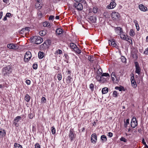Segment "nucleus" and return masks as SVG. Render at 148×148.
Listing matches in <instances>:
<instances>
[{
    "label": "nucleus",
    "mask_w": 148,
    "mask_h": 148,
    "mask_svg": "<svg viewBox=\"0 0 148 148\" xmlns=\"http://www.w3.org/2000/svg\"><path fill=\"white\" fill-rule=\"evenodd\" d=\"M25 31L26 32H27V33L28 32V31L29 30V27H26L25 28Z\"/></svg>",
    "instance_id": "nucleus-57"
},
{
    "label": "nucleus",
    "mask_w": 148,
    "mask_h": 148,
    "mask_svg": "<svg viewBox=\"0 0 148 148\" xmlns=\"http://www.w3.org/2000/svg\"><path fill=\"white\" fill-rule=\"evenodd\" d=\"M103 15L106 17L107 18L108 17V15L107 12H104L103 13Z\"/></svg>",
    "instance_id": "nucleus-56"
},
{
    "label": "nucleus",
    "mask_w": 148,
    "mask_h": 148,
    "mask_svg": "<svg viewBox=\"0 0 148 148\" xmlns=\"http://www.w3.org/2000/svg\"><path fill=\"white\" fill-rule=\"evenodd\" d=\"M88 18L91 22L92 23H95L97 20V18L95 16H91Z\"/></svg>",
    "instance_id": "nucleus-16"
},
{
    "label": "nucleus",
    "mask_w": 148,
    "mask_h": 148,
    "mask_svg": "<svg viewBox=\"0 0 148 148\" xmlns=\"http://www.w3.org/2000/svg\"><path fill=\"white\" fill-rule=\"evenodd\" d=\"M7 47L10 49H18V47L17 45L13 43L8 44L7 45Z\"/></svg>",
    "instance_id": "nucleus-11"
},
{
    "label": "nucleus",
    "mask_w": 148,
    "mask_h": 148,
    "mask_svg": "<svg viewBox=\"0 0 148 148\" xmlns=\"http://www.w3.org/2000/svg\"><path fill=\"white\" fill-rule=\"evenodd\" d=\"M41 5V3H39L38 2H36L35 5V7L39 9H40L42 7Z\"/></svg>",
    "instance_id": "nucleus-26"
},
{
    "label": "nucleus",
    "mask_w": 148,
    "mask_h": 148,
    "mask_svg": "<svg viewBox=\"0 0 148 148\" xmlns=\"http://www.w3.org/2000/svg\"><path fill=\"white\" fill-rule=\"evenodd\" d=\"M120 140L121 141H123L124 142H127V140L124 137H122L120 139Z\"/></svg>",
    "instance_id": "nucleus-45"
},
{
    "label": "nucleus",
    "mask_w": 148,
    "mask_h": 148,
    "mask_svg": "<svg viewBox=\"0 0 148 148\" xmlns=\"http://www.w3.org/2000/svg\"><path fill=\"white\" fill-rule=\"evenodd\" d=\"M48 24L49 23L48 22H45L43 23V25L44 27H47L49 25H48Z\"/></svg>",
    "instance_id": "nucleus-43"
},
{
    "label": "nucleus",
    "mask_w": 148,
    "mask_h": 148,
    "mask_svg": "<svg viewBox=\"0 0 148 148\" xmlns=\"http://www.w3.org/2000/svg\"><path fill=\"white\" fill-rule=\"evenodd\" d=\"M96 74H109L108 73H102V71L101 68H99L97 71V73Z\"/></svg>",
    "instance_id": "nucleus-23"
},
{
    "label": "nucleus",
    "mask_w": 148,
    "mask_h": 148,
    "mask_svg": "<svg viewBox=\"0 0 148 148\" xmlns=\"http://www.w3.org/2000/svg\"><path fill=\"white\" fill-rule=\"evenodd\" d=\"M113 46L115 47L116 45V44L115 43V40H114V41H113V43H112V45Z\"/></svg>",
    "instance_id": "nucleus-58"
},
{
    "label": "nucleus",
    "mask_w": 148,
    "mask_h": 148,
    "mask_svg": "<svg viewBox=\"0 0 148 148\" xmlns=\"http://www.w3.org/2000/svg\"><path fill=\"white\" fill-rule=\"evenodd\" d=\"M11 15V14L10 13H7L6 14V17H9Z\"/></svg>",
    "instance_id": "nucleus-55"
},
{
    "label": "nucleus",
    "mask_w": 148,
    "mask_h": 148,
    "mask_svg": "<svg viewBox=\"0 0 148 148\" xmlns=\"http://www.w3.org/2000/svg\"><path fill=\"white\" fill-rule=\"evenodd\" d=\"M116 4L114 0H112L110 4L108 6V8L109 9L114 8L116 6Z\"/></svg>",
    "instance_id": "nucleus-12"
},
{
    "label": "nucleus",
    "mask_w": 148,
    "mask_h": 148,
    "mask_svg": "<svg viewBox=\"0 0 148 148\" xmlns=\"http://www.w3.org/2000/svg\"><path fill=\"white\" fill-rule=\"evenodd\" d=\"M62 32L63 31L60 28H58L56 29V33L57 35H59L62 33Z\"/></svg>",
    "instance_id": "nucleus-20"
},
{
    "label": "nucleus",
    "mask_w": 148,
    "mask_h": 148,
    "mask_svg": "<svg viewBox=\"0 0 148 148\" xmlns=\"http://www.w3.org/2000/svg\"><path fill=\"white\" fill-rule=\"evenodd\" d=\"M39 34L41 36H44L46 34L45 31H41L39 32Z\"/></svg>",
    "instance_id": "nucleus-37"
},
{
    "label": "nucleus",
    "mask_w": 148,
    "mask_h": 148,
    "mask_svg": "<svg viewBox=\"0 0 148 148\" xmlns=\"http://www.w3.org/2000/svg\"><path fill=\"white\" fill-rule=\"evenodd\" d=\"M12 69L9 66L3 68V72H5L3 74H9L11 73Z\"/></svg>",
    "instance_id": "nucleus-9"
},
{
    "label": "nucleus",
    "mask_w": 148,
    "mask_h": 148,
    "mask_svg": "<svg viewBox=\"0 0 148 148\" xmlns=\"http://www.w3.org/2000/svg\"><path fill=\"white\" fill-rule=\"evenodd\" d=\"M75 136L76 135L74 134L73 132V130H71L69 132V137L71 140H72L74 138H75Z\"/></svg>",
    "instance_id": "nucleus-14"
},
{
    "label": "nucleus",
    "mask_w": 148,
    "mask_h": 148,
    "mask_svg": "<svg viewBox=\"0 0 148 148\" xmlns=\"http://www.w3.org/2000/svg\"><path fill=\"white\" fill-rule=\"evenodd\" d=\"M97 140V135L95 133H93L92 134L91 137V141L93 143H95Z\"/></svg>",
    "instance_id": "nucleus-10"
},
{
    "label": "nucleus",
    "mask_w": 148,
    "mask_h": 148,
    "mask_svg": "<svg viewBox=\"0 0 148 148\" xmlns=\"http://www.w3.org/2000/svg\"><path fill=\"white\" fill-rule=\"evenodd\" d=\"M130 35L131 36H133L135 35V33L134 32L132 29H131L130 30Z\"/></svg>",
    "instance_id": "nucleus-34"
},
{
    "label": "nucleus",
    "mask_w": 148,
    "mask_h": 148,
    "mask_svg": "<svg viewBox=\"0 0 148 148\" xmlns=\"http://www.w3.org/2000/svg\"><path fill=\"white\" fill-rule=\"evenodd\" d=\"M112 80L114 83H117L119 80V76L118 75H111Z\"/></svg>",
    "instance_id": "nucleus-4"
},
{
    "label": "nucleus",
    "mask_w": 148,
    "mask_h": 148,
    "mask_svg": "<svg viewBox=\"0 0 148 148\" xmlns=\"http://www.w3.org/2000/svg\"><path fill=\"white\" fill-rule=\"evenodd\" d=\"M58 79L59 80H60L62 79V75H58L57 76Z\"/></svg>",
    "instance_id": "nucleus-51"
},
{
    "label": "nucleus",
    "mask_w": 148,
    "mask_h": 148,
    "mask_svg": "<svg viewBox=\"0 0 148 148\" xmlns=\"http://www.w3.org/2000/svg\"><path fill=\"white\" fill-rule=\"evenodd\" d=\"M88 60L91 62L92 63L96 59V58L93 56L92 55L88 57Z\"/></svg>",
    "instance_id": "nucleus-21"
},
{
    "label": "nucleus",
    "mask_w": 148,
    "mask_h": 148,
    "mask_svg": "<svg viewBox=\"0 0 148 148\" xmlns=\"http://www.w3.org/2000/svg\"><path fill=\"white\" fill-rule=\"evenodd\" d=\"M26 83L27 85H29L30 84V81L29 80H26Z\"/></svg>",
    "instance_id": "nucleus-54"
},
{
    "label": "nucleus",
    "mask_w": 148,
    "mask_h": 148,
    "mask_svg": "<svg viewBox=\"0 0 148 148\" xmlns=\"http://www.w3.org/2000/svg\"><path fill=\"white\" fill-rule=\"evenodd\" d=\"M94 85L93 84H91L89 85V88L92 91L93 90Z\"/></svg>",
    "instance_id": "nucleus-40"
},
{
    "label": "nucleus",
    "mask_w": 148,
    "mask_h": 148,
    "mask_svg": "<svg viewBox=\"0 0 148 148\" xmlns=\"http://www.w3.org/2000/svg\"><path fill=\"white\" fill-rule=\"evenodd\" d=\"M116 30L118 31L117 33H119L120 34L123 32L121 28L120 27H117L116 28Z\"/></svg>",
    "instance_id": "nucleus-36"
},
{
    "label": "nucleus",
    "mask_w": 148,
    "mask_h": 148,
    "mask_svg": "<svg viewBox=\"0 0 148 148\" xmlns=\"http://www.w3.org/2000/svg\"><path fill=\"white\" fill-rule=\"evenodd\" d=\"M134 22L135 23L136 27V29L137 31H138L139 30V27L138 25V24L137 21V20H134Z\"/></svg>",
    "instance_id": "nucleus-27"
},
{
    "label": "nucleus",
    "mask_w": 148,
    "mask_h": 148,
    "mask_svg": "<svg viewBox=\"0 0 148 148\" xmlns=\"http://www.w3.org/2000/svg\"><path fill=\"white\" fill-rule=\"evenodd\" d=\"M72 79V77L70 76H69L67 77V79L69 81H71V79Z\"/></svg>",
    "instance_id": "nucleus-64"
},
{
    "label": "nucleus",
    "mask_w": 148,
    "mask_h": 148,
    "mask_svg": "<svg viewBox=\"0 0 148 148\" xmlns=\"http://www.w3.org/2000/svg\"><path fill=\"white\" fill-rule=\"evenodd\" d=\"M30 96L27 94L26 95L25 97V100L27 102H28L30 100Z\"/></svg>",
    "instance_id": "nucleus-30"
},
{
    "label": "nucleus",
    "mask_w": 148,
    "mask_h": 148,
    "mask_svg": "<svg viewBox=\"0 0 148 148\" xmlns=\"http://www.w3.org/2000/svg\"><path fill=\"white\" fill-rule=\"evenodd\" d=\"M97 10L98 9L96 7H95L93 8V12L94 13H96L97 12Z\"/></svg>",
    "instance_id": "nucleus-39"
},
{
    "label": "nucleus",
    "mask_w": 148,
    "mask_h": 148,
    "mask_svg": "<svg viewBox=\"0 0 148 148\" xmlns=\"http://www.w3.org/2000/svg\"><path fill=\"white\" fill-rule=\"evenodd\" d=\"M21 116H18L16 117L14 119L13 122V124L16 127H18L19 126L18 122L21 119Z\"/></svg>",
    "instance_id": "nucleus-7"
},
{
    "label": "nucleus",
    "mask_w": 148,
    "mask_h": 148,
    "mask_svg": "<svg viewBox=\"0 0 148 148\" xmlns=\"http://www.w3.org/2000/svg\"><path fill=\"white\" fill-rule=\"evenodd\" d=\"M3 1L4 3L7 4L9 2V0H3Z\"/></svg>",
    "instance_id": "nucleus-61"
},
{
    "label": "nucleus",
    "mask_w": 148,
    "mask_h": 148,
    "mask_svg": "<svg viewBox=\"0 0 148 148\" xmlns=\"http://www.w3.org/2000/svg\"><path fill=\"white\" fill-rule=\"evenodd\" d=\"M46 101V99L45 97H43L41 99V102L45 103Z\"/></svg>",
    "instance_id": "nucleus-48"
},
{
    "label": "nucleus",
    "mask_w": 148,
    "mask_h": 148,
    "mask_svg": "<svg viewBox=\"0 0 148 148\" xmlns=\"http://www.w3.org/2000/svg\"><path fill=\"white\" fill-rule=\"evenodd\" d=\"M33 68L34 69H36L37 68V64H34L33 66Z\"/></svg>",
    "instance_id": "nucleus-52"
},
{
    "label": "nucleus",
    "mask_w": 148,
    "mask_h": 148,
    "mask_svg": "<svg viewBox=\"0 0 148 148\" xmlns=\"http://www.w3.org/2000/svg\"><path fill=\"white\" fill-rule=\"evenodd\" d=\"M19 33L20 34H23L24 33L27 34V32H26L25 31V28H23L19 32Z\"/></svg>",
    "instance_id": "nucleus-33"
},
{
    "label": "nucleus",
    "mask_w": 148,
    "mask_h": 148,
    "mask_svg": "<svg viewBox=\"0 0 148 148\" xmlns=\"http://www.w3.org/2000/svg\"><path fill=\"white\" fill-rule=\"evenodd\" d=\"M51 132L53 134H54L56 133V130L53 127H51Z\"/></svg>",
    "instance_id": "nucleus-41"
},
{
    "label": "nucleus",
    "mask_w": 148,
    "mask_h": 148,
    "mask_svg": "<svg viewBox=\"0 0 148 148\" xmlns=\"http://www.w3.org/2000/svg\"><path fill=\"white\" fill-rule=\"evenodd\" d=\"M111 16L113 20H118L120 16L118 12L114 11L112 13Z\"/></svg>",
    "instance_id": "nucleus-5"
},
{
    "label": "nucleus",
    "mask_w": 148,
    "mask_h": 148,
    "mask_svg": "<svg viewBox=\"0 0 148 148\" xmlns=\"http://www.w3.org/2000/svg\"><path fill=\"white\" fill-rule=\"evenodd\" d=\"M113 96L114 97H116L117 95V92L116 91H114L113 92Z\"/></svg>",
    "instance_id": "nucleus-47"
},
{
    "label": "nucleus",
    "mask_w": 148,
    "mask_h": 148,
    "mask_svg": "<svg viewBox=\"0 0 148 148\" xmlns=\"http://www.w3.org/2000/svg\"><path fill=\"white\" fill-rule=\"evenodd\" d=\"M5 134V130L3 129H0V136H3Z\"/></svg>",
    "instance_id": "nucleus-25"
},
{
    "label": "nucleus",
    "mask_w": 148,
    "mask_h": 148,
    "mask_svg": "<svg viewBox=\"0 0 148 148\" xmlns=\"http://www.w3.org/2000/svg\"><path fill=\"white\" fill-rule=\"evenodd\" d=\"M113 134L110 132H109L108 134V135L110 137H112L113 136Z\"/></svg>",
    "instance_id": "nucleus-53"
},
{
    "label": "nucleus",
    "mask_w": 148,
    "mask_h": 148,
    "mask_svg": "<svg viewBox=\"0 0 148 148\" xmlns=\"http://www.w3.org/2000/svg\"><path fill=\"white\" fill-rule=\"evenodd\" d=\"M134 63L136 69L135 72L136 73H137L138 74L140 72V68L139 64L138 62H135Z\"/></svg>",
    "instance_id": "nucleus-15"
},
{
    "label": "nucleus",
    "mask_w": 148,
    "mask_h": 148,
    "mask_svg": "<svg viewBox=\"0 0 148 148\" xmlns=\"http://www.w3.org/2000/svg\"><path fill=\"white\" fill-rule=\"evenodd\" d=\"M32 57L31 53L29 51L26 52L24 56V61L25 62H28Z\"/></svg>",
    "instance_id": "nucleus-3"
},
{
    "label": "nucleus",
    "mask_w": 148,
    "mask_h": 148,
    "mask_svg": "<svg viewBox=\"0 0 148 148\" xmlns=\"http://www.w3.org/2000/svg\"><path fill=\"white\" fill-rule=\"evenodd\" d=\"M121 59L122 62H126V58L124 56H121Z\"/></svg>",
    "instance_id": "nucleus-38"
},
{
    "label": "nucleus",
    "mask_w": 148,
    "mask_h": 148,
    "mask_svg": "<svg viewBox=\"0 0 148 148\" xmlns=\"http://www.w3.org/2000/svg\"><path fill=\"white\" fill-rule=\"evenodd\" d=\"M14 146L15 148H23L21 145L17 143H14Z\"/></svg>",
    "instance_id": "nucleus-32"
},
{
    "label": "nucleus",
    "mask_w": 148,
    "mask_h": 148,
    "mask_svg": "<svg viewBox=\"0 0 148 148\" xmlns=\"http://www.w3.org/2000/svg\"><path fill=\"white\" fill-rule=\"evenodd\" d=\"M108 91V89L106 87H105L103 88L102 90V92L103 94H106Z\"/></svg>",
    "instance_id": "nucleus-28"
},
{
    "label": "nucleus",
    "mask_w": 148,
    "mask_h": 148,
    "mask_svg": "<svg viewBox=\"0 0 148 148\" xmlns=\"http://www.w3.org/2000/svg\"><path fill=\"white\" fill-rule=\"evenodd\" d=\"M101 139L103 141V142L106 141L107 140L106 136L104 135H102L101 136Z\"/></svg>",
    "instance_id": "nucleus-29"
},
{
    "label": "nucleus",
    "mask_w": 148,
    "mask_h": 148,
    "mask_svg": "<svg viewBox=\"0 0 148 148\" xmlns=\"http://www.w3.org/2000/svg\"><path fill=\"white\" fill-rule=\"evenodd\" d=\"M76 51L78 53H80L81 52V51L79 49H78L77 47V50H76V51Z\"/></svg>",
    "instance_id": "nucleus-59"
},
{
    "label": "nucleus",
    "mask_w": 148,
    "mask_h": 148,
    "mask_svg": "<svg viewBox=\"0 0 148 148\" xmlns=\"http://www.w3.org/2000/svg\"><path fill=\"white\" fill-rule=\"evenodd\" d=\"M115 89L116 90H119L120 91H125V89L124 87L121 86H116L115 88Z\"/></svg>",
    "instance_id": "nucleus-18"
},
{
    "label": "nucleus",
    "mask_w": 148,
    "mask_h": 148,
    "mask_svg": "<svg viewBox=\"0 0 148 148\" xmlns=\"http://www.w3.org/2000/svg\"><path fill=\"white\" fill-rule=\"evenodd\" d=\"M2 16H3V12H0V19H1L2 18Z\"/></svg>",
    "instance_id": "nucleus-63"
},
{
    "label": "nucleus",
    "mask_w": 148,
    "mask_h": 148,
    "mask_svg": "<svg viewBox=\"0 0 148 148\" xmlns=\"http://www.w3.org/2000/svg\"><path fill=\"white\" fill-rule=\"evenodd\" d=\"M51 43V41L50 40H46L43 44V45L45 44L47 45V44H48V45H50Z\"/></svg>",
    "instance_id": "nucleus-31"
},
{
    "label": "nucleus",
    "mask_w": 148,
    "mask_h": 148,
    "mask_svg": "<svg viewBox=\"0 0 148 148\" xmlns=\"http://www.w3.org/2000/svg\"><path fill=\"white\" fill-rule=\"evenodd\" d=\"M123 32L121 33H120V35L121 38L124 40H126L127 39H128V38H127V36H126L123 34Z\"/></svg>",
    "instance_id": "nucleus-22"
},
{
    "label": "nucleus",
    "mask_w": 148,
    "mask_h": 148,
    "mask_svg": "<svg viewBox=\"0 0 148 148\" xmlns=\"http://www.w3.org/2000/svg\"><path fill=\"white\" fill-rule=\"evenodd\" d=\"M62 53V51L60 49H58L55 52L54 54L56 55V54H61Z\"/></svg>",
    "instance_id": "nucleus-35"
},
{
    "label": "nucleus",
    "mask_w": 148,
    "mask_h": 148,
    "mask_svg": "<svg viewBox=\"0 0 148 148\" xmlns=\"http://www.w3.org/2000/svg\"><path fill=\"white\" fill-rule=\"evenodd\" d=\"M129 119H127L126 120V121H125L126 122V124H128V125L130 123H129Z\"/></svg>",
    "instance_id": "nucleus-60"
},
{
    "label": "nucleus",
    "mask_w": 148,
    "mask_h": 148,
    "mask_svg": "<svg viewBox=\"0 0 148 148\" xmlns=\"http://www.w3.org/2000/svg\"><path fill=\"white\" fill-rule=\"evenodd\" d=\"M137 124L138 123L135 117H134L131 121V127L133 128H134L137 126Z\"/></svg>",
    "instance_id": "nucleus-8"
},
{
    "label": "nucleus",
    "mask_w": 148,
    "mask_h": 148,
    "mask_svg": "<svg viewBox=\"0 0 148 148\" xmlns=\"http://www.w3.org/2000/svg\"><path fill=\"white\" fill-rule=\"evenodd\" d=\"M30 39L31 42L32 43L37 45L40 44L43 41V39L40 36H34L32 37Z\"/></svg>",
    "instance_id": "nucleus-1"
},
{
    "label": "nucleus",
    "mask_w": 148,
    "mask_h": 148,
    "mask_svg": "<svg viewBox=\"0 0 148 148\" xmlns=\"http://www.w3.org/2000/svg\"><path fill=\"white\" fill-rule=\"evenodd\" d=\"M142 143L144 145H146V143L145 141V140L144 138H143L142 140Z\"/></svg>",
    "instance_id": "nucleus-62"
},
{
    "label": "nucleus",
    "mask_w": 148,
    "mask_h": 148,
    "mask_svg": "<svg viewBox=\"0 0 148 148\" xmlns=\"http://www.w3.org/2000/svg\"><path fill=\"white\" fill-rule=\"evenodd\" d=\"M144 54L146 55H148V47L145 49L144 52Z\"/></svg>",
    "instance_id": "nucleus-46"
},
{
    "label": "nucleus",
    "mask_w": 148,
    "mask_h": 148,
    "mask_svg": "<svg viewBox=\"0 0 148 148\" xmlns=\"http://www.w3.org/2000/svg\"><path fill=\"white\" fill-rule=\"evenodd\" d=\"M44 56V53L41 52H39L38 53V57L40 59H41L43 58Z\"/></svg>",
    "instance_id": "nucleus-24"
},
{
    "label": "nucleus",
    "mask_w": 148,
    "mask_h": 148,
    "mask_svg": "<svg viewBox=\"0 0 148 148\" xmlns=\"http://www.w3.org/2000/svg\"><path fill=\"white\" fill-rule=\"evenodd\" d=\"M113 41H114V39H112L111 40H109L108 43L109 45H112V43H113Z\"/></svg>",
    "instance_id": "nucleus-42"
},
{
    "label": "nucleus",
    "mask_w": 148,
    "mask_h": 148,
    "mask_svg": "<svg viewBox=\"0 0 148 148\" xmlns=\"http://www.w3.org/2000/svg\"><path fill=\"white\" fill-rule=\"evenodd\" d=\"M73 7L75 8L78 11H81L83 9L82 4L79 3H74L73 5Z\"/></svg>",
    "instance_id": "nucleus-6"
},
{
    "label": "nucleus",
    "mask_w": 148,
    "mask_h": 148,
    "mask_svg": "<svg viewBox=\"0 0 148 148\" xmlns=\"http://www.w3.org/2000/svg\"><path fill=\"white\" fill-rule=\"evenodd\" d=\"M34 115L33 114L30 113L28 114V117L30 119H32Z\"/></svg>",
    "instance_id": "nucleus-44"
},
{
    "label": "nucleus",
    "mask_w": 148,
    "mask_h": 148,
    "mask_svg": "<svg viewBox=\"0 0 148 148\" xmlns=\"http://www.w3.org/2000/svg\"><path fill=\"white\" fill-rule=\"evenodd\" d=\"M54 16L52 15H51L49 18V20H53L54 19Z\"/></svg>",
    "instance_id": "nucleus-49"
},
{
    "label": "nucleus",
    "mask_w": 148,
    "mask_h": 148,
    "mask_svg": "<svg viewBox=\"0 0 148 148\" xmlns=\"http://www.w3.org/2000/svg\"><path fill=\"white\" fill-rule=\"evenodd\" d=\"M139 9L141 11L145 12L147 10V8L142 4H140L139 6Z\"/></svg>",
    "instance_id": "nucleus-17"
},
{
    "label": "nucleus",
    "mask_w": 148,
    "mask_h": 148,
    "mask_svg": "<svg viewBox=\"0 0 148 148\" xmlns=\"http://www.w3.org/2000/svg\"><path fill=\"white\" fill-rule=\"evenodd\" d=\"M133 75L131 77V82L132 84V86L134 88H136L137 86L136 84V82L135 81V80L134 79V75Z\"/></svg>",
    "instance_id": "nucleus-13"
},
{
    "label": "nucleus",
    "mask_w": 148,
    "mask_h": 148,
    "mask_svg": "<svg viewBox=\"0 0 148 148\" xmlns=\"http://www.w3.org/2000/svg\"><path fill=\"white\" fill-rule=\"evenodd\" d=\"M70 46L71 49H73L74 51L77 50V47L76 45L73 43H70Z\"/></svg>",
    "instance_id": "nucleus-19"
},
{
    "label": "nucleus",
    "mask_w": 148,
    "mask_h": 148,
    "mask_svg": "<svg viewBox=\"0 0 148 148\" xmlns=\"http://www.w3.org/2000/svg\"><path fill=\"white\" fill-rule=\"evenodd\" d=\"M35 148H40V145L38 143H36L35 145Z\"/></svg>",
    "instance_id": "nucleus-50"
},
{
    "label": "nucleus",
    "mask_w": 148,
    "mask_h": 148,
    "mask_svg": "<svg viewBox=\"0 0 148 148\" xmlns=\"http://www.w3.org/2000/svg\"><path fill=\"white\" fill-rule=\"evenodd\" d=\"M104 77H110V75H101V76L99 75H97L96 77V78L99 82L100 81H102L103 82H104L107 80L106 79H105L103 80V78Z\"/></svg>",
    "instance_id": "nucleus-2"
}]
</instances>
